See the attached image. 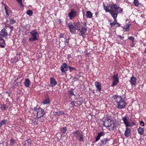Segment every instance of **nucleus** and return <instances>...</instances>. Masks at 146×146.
Returning <instances> with one entry per match:
<instances>
[{
  "instance_id": "20",
  "label": "nucleus",
  "mask_w": 146,
  "mask_h": 146,
  "mask_svg": "<svg viewBox=\"0 0 146 146\" xmlns=\"http://www.w3.org/2000/svg\"><path fill=\"white\" fill-rule=\"evenodd\" d=\"M122 27L124 31H128L129 30L130 25L128 24H126L124 27Z\"/></svg>"
},
{
  "instance_id": "50",
  "label": "nucleus",
  "mask_w": 146,
  "mask_h": 146,
  "mask_svg": "<svg viewBox=\"0 0 146 146\" xmlns=\"http://www.w3.org/2000/svg\"><path fill=\"white\" fill-rule=\"evenodd\" d=\"M13 28V27H11L10 28L11 29Z\"/></svg>"
},
{
  "instance_id": "4",
  "label": "nucleus",
  "mask_w": 146,
  "mask_h": 146,
  "mask_svg": "<svg viewBox=\"0 0 146 146\" xmlns=\"http://www.w3.org/2000/svg\"><path fill=\"white\" fill-rule=\"evenodd\" d=\"M31 37L29 38L30 41H33L37 40L39 38V35L36 30H32L29 32Z\"/></svg>"
},
{
  "instance_id": "35",
  "label": "nucleus",
  "mask_w": 146,
  "mask_h": 146,
  "mask_svg": "<svg viewBox=\"0 0 146 146\" xmlns=\"http://www.w3.org/2000/svg\"><path fill=\"white\" fill-rule=\"evenodd\" d=\"M10 145H13L15 143V140L13 139H11Z\"/></svg>"
},
{
  "instance_id": "14",
  "label": "nucleus",
  "mask_w": 146,
  "mask_h": 146,
  "mask_svg": "<svg viewBox=\"0 0 146 146\" xmlns=\"http://www.w3.org/2000/svg\"><path fill=\"white\" fill-rule=\"evenodd\" d=\"M105 134V133L104 131H101L99 133L97 137H95V141L97 142L100 139L101 137L104 136Z\"/></svg>"
},
{
  "instance_id": "28",
  "label": "nucleus",
  "mask_w": 146,
  "mask_h": 146,
  "mask_svg": "<svg viewBox=\"0 0 146 146\" xmlns=\"http://www.w3.org/2000/svg\"><path fill=\"white\" fill-rule=\"evenodd\" d=\"M108 140L106 138H105L101 140L102 145H105L108 141Z\"/></svg>"
},
{
  "instance_id": "46",
  "label": "nucleus",
  "mask_w": 146,
  "mask_h": 146,
  "mask_svg": "<svg viewBox=\"0 0 146 146\" xmlns=\"http://www.w3.org/2000/svg\"><path fill=\"white\" fill-rule=\"evenodd\" d=\"M134 46V44L133 43H132V44H131V46H132V47H133V46Z\"/></svg>"
},
{
  "instance_id": "15",
  "label": "nucleus",
  "mask_w": 146,
  "mask_h": 146,
  "mask_svg": "<svg viewBox=\"0 0 146 146\" xmlns=\"http://www.w3.org/2000/svg\"><path fill=\"white\" fill-rule=\"evenodd\" d=\"M131 135V129L128 127H126L125 132L124 135L126 137H128Z\"/></svg>"
},
{
  "instance_id": "3",
  "label": "nucleus",
  "mask_w": 146,
  "mask_h": 146,
  "mask_svg": "<svg viewBox=\"0 0 146 146\" xmlns=\"http://www.w3.org/2000/svg\"><path fill=\"white\" fill-rule=\"evenodd\" d=\"M35 113L37 114V117L38 118H40L39 120L41 122L43 121L45 119V117L44 116L45 113L44 111L41 108H37L36 107L34 108Z\"/></svg>"
},
{
  "instance_id": "6",
  "label": "nucleus",
  "mask_w": 146,
  "mask_h": 146,
  "mask_svg": "<svg viewBox=\"0 0 146 146\" xmlns=\"http://www.w3.org/2000/svg\"><path fill=\"white\" fill-rule=\"evenodd\" d=\"M103 124L106 127H109L111 125V120L108 117H104L102 119Z\"/></svg>"
},
{
  "instance_id": "45",
  "label": "nucleus",
  "mask_w": 146,
  "mask_h": 146,
  "mask_svg": "<svg viewBox=\"0 0 146 146\" xmlns=\"http://www.w3.org/2000/svg\"><path fill=\"white\" fill-rule=\"evenodd\" d=\"M116 24L119 26H120V24L118 23L117 22V23H116Z\"/></svg>"
},
{
  "instance_id": "12",
  "label": "nucleus",
  "mask_w": 146,
  "mask_h": 146,
  "mask_svg": "<svg viewBox=\"0 0 146 146\" xmlns=\"http://www.w3.org/2000/svg\"><path fill=\"white\" fill-rule=\"evenodd\" d=\"M68 27L69 29L70 32L73 34L74 33L76 29L75 27L71 23H69L68 24Z\"/></svg>"
},
{
  "instance_id": "36",
  "label": "nucleus",
  "mask_w": 146,
  "mask_h": 146,
  "mask_svg": "<svg viewBox=\"0 0 146 146\" xmlns=\"http://www.w3.org/2000/svg\"><path fill=\"white\" fill-rule=\"evenodd\" d=\"M73 89H71L69 91V93L72 95H74V93L73 92Z\"/></svg>"
},
{
  "instance_id": "17",
  "label": "nucleus",
  "mask_w": 146,
  "mask_h": 146,
  "mask_svg": "<svg viewBox=\"0 0 146 146\" xmlns=\"http://www.w3.org/2000/svg\"><path fill=\"white\" fill-rule=\"evenodd\" d=\"M5 40L3 39L0 36V47L3 48L5 46Z\"/></svg>"
},
{
  "instance_id": "37",
  "label": "nucleus",
  "mask_w": 146,
  "mask_h": 146,
  "mask_svg": "<svg viewBox=\"0 0 146 146\" xmlns=\"http://www.w3.org/2000/svg\"><path fill=\"white\" fill-rule=\"evenodd\" d=\"M68 68L70 69V72H72V70H76V68H73V67H71L70 66H68Z\"/></svg>"
},
{
  "instance_id": "1",
  "label": "nucleus",
  "mask_w": 146,
  "mask_h": 146,
  "mask_svg": "<svg viewBox=\"0 0 146 146\" xmlns=\"http://www.w3.org/2000/svg\"><path fill=\"white\" fill-rule=\"evenodd\" d=\"M103 5L105 11L106 12H109L114 19V22L110 23L111 27L114 26L117 23L116 18L117 15L123 12V9L116 4L111 5L108 4L107 6L104 4Z\"/></svg>"
},
{
  "instance_id": "8",
  "label": "nucleus",
  "mask_w": 146,
  "mask_h": 146,
  "mask_svg": "<svg viewBox=\"0 0 146 146\" xmlns=\"http://www.w3.org/2000/svg\"><path fill=\"white\" fill-rule=\"evenodd\" d=\"M122 119L126 127L131 126V123L129 121V118L128 117H123Z\"/></svg>"
},
{
  "instance_id": "41",
  "label": "nucleus",
  "mask_w": 146,
  "mask_h": 146,
  "mask_svg": "<svg viewBox=\"0 0 146 146\" xmlns=\"http://www.w3.org/2000/svg\"><path fill=\"white\" fill-rule=\"evenodd\" d=\"M1 108L3 110H5L6 109V107L4 105L1 106Z\"/></svg>"
},
{
  "instance_id": "21",
  "label": "nucleus",
  "mask_w": 146,
  "mask_h": 146,
  "mask_svg": "<svg viewBox=\"0 0 146 146\" xmlns=\"http://www.w3.org/2000/svg\"><path fill=\"white\" fill-rule=\"evenodd\" d=\"M30 82H31L29 79L27 78L26 79L24 82L25 86L27 87H29V86Z\"/></svg>"
},
{
  "instance_id": "31",
  "label": "nucleus",
  "mask_w": 146,
  "mask_h": 146,
  "mask_svg": "<svg viewBox=\"0 0 146 146\" xmlns=\"http://www.w3.org/2000/svg\"><path fill=\"white\" fill-rule=\"evenodd\" d=\"M26 13L27 15L31 16L33 14V12L32 10H28L27 11Z\"/></svg>"
},
{
  "instance_id": "34",
  "label": "nucleus",
  "mask_w": 146,
  "mask_h": 146,
  "mask_svg": "<svg viewBox=\"0 0 146 146\" xmlns=\"http://www.w3.org/2000/svg\"><path fill=\"white\" fill-rule=\"evenodd\" d=\"M134 38L132 36H129L128 38V39L131 41L133 42L134 41Z\"/></svg>"
},
{
  "instance_id": "16",
  "label": "nucleus",
  "mask_w": 146,
  "mask_h": 146,
  "mask_svg": "<svg viewBox=\"0 0 146 146\" xmlns=\"http://www.w3.org/2000/svg\"><path fill=\"white\" fill-rule=\"evenodd\" d=\"M50 84L51 86L52 87L55 86L57 84V82L54 78L51 77L50 78Z\"/></svg>"
},
{
  "instance_id": "5",
  "label": "nucleus",
  "mask_w": 146,
  "mask_h": 146,
  "mask_svg": "<svg viewBox=\"0 0 146 146\" xmlns=\"http://www.w3.org/2000/svg\"><path fill=\"white\" fill-rule=\"evenodd\" d=\"M73 134L74 137L76 138V139L80 141L83 140V135L82 133L78 130L75 131L73 133Z\"/></svg>"
},
{
  "instance_id": "24",
  "label": "nucleus",
  "mask_w": 146,
  "mask_h": 146,
  "mask_svg": "<svg viewBox=\"0 0 146 146\" xmlns=\"http://www.w3.org/2000/svg\"><path fill=\"white\" fill-rule=\"evenodd\" d=\"M80 23L79 21L76 22L74 24L75 28L77 30H78L80 29Z\"/></svg>"
},
{
  "instance_id": "43",
  "label": "nucleus",
  "mask_w": 146,
  "mask_h": 146,
  "mask_svg": "<svg viewBox=\"0 0 146 146\" xmlns=\"http://www.w3.org/2000/svg\"><path fill=\"white\" fill-rule=\"evenodd\" d=\"M18 85H21V83L20 82H17L16 84V85L17 84Z\"/></svg>"
},
{
  "instance_id": "32",
  "label": "nucleus",
  "mask_w": 146,
  "mask_h": 146,
  "mask_svg": "<svg viewBox=\"0 0 146 146\" xmlns=\"http://www.w3.org/2000/svg\"><path fill=\"white\" fill-rule=\"evenodd\" d=\"M133 3L137 7L139 5V2L138 0H134Z\"/></svg>"
},
{
  "instance_id": "51",
  "label": "nucleus",
  "mask_w": 146,
  "mask_h": 146,
  "mask_svg": "<svg viewBox=\"0 0 146 146\" xmlns=\"http://www.w3.org/2000/svg\"><path fill=\"white\" fill-rule=\"evenodd\" d=\"M145 35H146V30L145 31Z\"/></svg>"
},
{
  "instance_id": "7",
  "label": "nucleus",
  "mask_w": 146,
  "mask_h": 146,
  "mask_svg": "<svg viewBox=\"0 0 146 146\" xmlns=\"http://www.w3.org/2000/svg\"><path fill=\"white\" fill-rule=\"evenodd\" d=\"M113 80L111 86L113 87L117 85L119 82V78L118 77V74H115L112 77Z\"/></svg>"
},
{
  "instance_id": "11",
  "label": "nucleus",
  "mask_w": 146,
  "mask_h": 146,
  "mask_svg": "<svg viewBox=\"0 0 146 146\" xmlns=\"http://www.w3.org/2000/svg\"><path fill=\"white\" fill-rule=\"evenodd\" d=\"M78 31L80 32L79 35L80 36H83L84 35H87V29L85 27H82L81 29H80Z\"/></svg>"
},
{
  "instance_id": "10",
  "label": "nucleus",
  "mask_w": 146,
  "mask_h": 146,
  "mask_svg": "<svg viewBox=\"0 0 146 146\" xmlns=\"http://www.w3.org/2000/svg\"><path fill=\"white\" fill-rule=\"evenodd\" d=\"M68 67L67 64L65 63H64L61 66L60 69L63 74L66 73L68 70Z\"/></svg>"
},
{
  "instance_id": "38",
  "label": "nucleus",
  "mask_w": 146,
  "mask_h": 146,
  "mask_svg": "<svg viewBox=\"0 0 146 146\" xmlns=\"http://www.w3.org/2000/svg\"><path fill=\"white\" fill-rule=\"evenodd\" d=\"M69 39H66L65 41L64 42V43L65 44V45L67 46L69 43Z\"/></svg>"
},
{
  "instance_id": "39",
  "label": "nucleus",
  "mask_w": 146,
  "mask_h": 146,
  "mask_svg": "<svg viewBox=\"0 0 146 146\" xmlns=\"http://www.w3.org/2000/svg\"><path fill=\"white\" fill-rule=\"evenodd\" d=\"M10 22L11 24H14L16 22V21L13 19H11L10 21Z\"/></svg>"
},
{
  "instance_id": "18",
  "label": "nucleus",
  "mask_w": 146,
  "mask_h": 146,
  "mask_svg": "<svg viewBox=\"0 0 146 146\" xmlns=\"http://www.w3.org/2000/svg\"><path fill=\"white\" fill-rule=\"evenodd\" d=\"M5 31V29L4 28L2 29L1 31L0 32V35L3 37L7 36L8 34Z\"/></svg>"
},
{
  "instance_id": "42",
  "label": "nucleus",
  "mask_w": 146,
  "mask_h": 146,
  "mask_svg": "<svg viewBox=\"0 0 146 146\" xmlns=\"http://www.w3.org/2000/svg\"><path fill=\"white\" fill-rule=\"evenodd\" d=\"M74 102H75L74 101H72L71 102V104L73 106V107L75 106V105L74 104Z\"/></svg>"
},
{
  "instance_id": "9",
  "label": "nucleus",
  "mask_w": 146,
  "mask_h": 146,
  "mask_svg": "<svg viewBox=\"0 0 146 146\" xmlns=\"http://www.w3.org/2000/svg\"><path fill=\"white\" fill-rule=\"evenodd\" d=\"M76 15V12L74 9L71 10L70 12L68 14L69 19L72 20L74 18Z\"/></svg>"
},
{
  "instance_id": "27",
  "label": "nucleus",
  "mask_w": 146,
  "mask_h": 146,
  "mask_svg": "<svg viewBox=\"0 0 146 146\" xmlns=\"http://www.w3.org/2000/svg\"><path fill=\"white\" fill-rule=\"evenodd\" d=\"M138 132L140 135H143L144 133V129L143 128L139 127L138 129Z\"/></svg>"
},
{
  "instance_id": "29",
  "label": "nucleus",
  "mask_w": 146,
  "mask_h": 146,
  "mask_svg": "<svg viewBox=\"0 0 146 146\" xmlns=\"http://www.w3.org/2000/svg\"><path fill=\"white\" fill-rule=\"evenodd\" d=\"M7 121L6 120L3 119L1 121H0V127L6 125Z\"/></svg>"
},
{
  "instance_id": "52",
  "label": "nucleus",
  "mask_w": 146,
  "mask_h": 146,
  "mask_svg": "<svg viewBox=\"0 0 146 146\" xmlns=\"http://www.w3.org/2000/svg\"><path fill=\"white\" fill-rule=\"evenodd\" d=\"M68 58L70 57V56H68Z\"/></svg>"
},
{
  "instance_id": "23",
  "label": "nucleus",
  "mask_w": 146,
  "mask_h": 146,
  "mask_svg": "<svg viewBox=\"0 0 146 146\" xmlns=\"http://www.w3.org/2000/svg\"><path fill=\"white\" fill-rule=\"evenodd\" d=\"M136 78L134 76H132L131 78L130 82L132 84L135 85L136 82Z\"/></svg>"
},
{
  "instance_id": "19",
  "label": "nucleus",
  "mask_w": 146,
  "mask_h": 146,
  "mask_svg": "<svg viewBox=\"0 0 146 146\" xmlns=\"http://www.w3.org/2000/svg\"><path fill=\"white\" fill-rule=\"evenodd\" d=\"M4 6V9L5 11L6 15L7 17H8L11 13V11L8 9L7 6L5 4Z\"/></svg>"
},
{
  "instance_id": "47",
  "label": "nucleus",
  "mask_w": 146,
  "mask_h": 146,
  "mask_svg": "<svg viewBox=\"0 0 146 146\" xmlns=\"http://www.w3.org/2000/svg\"><path fill=\"white\" fill-rule=\"evenodd\" d=\"M34 124H35V125H37V123L36 122V121H35V122H34Z\"/></svg>"
},
{
  "instance_id": "26",
  "label": "nucleus",
  "mask_w": 146,
  "mask_h": 146,
  "mask_svg": "<svg viewBox=\"0 0 146 146\" xmlns=\"http://www.w3.org/2000/svg\"><path fill=\"white\" fill-rule=\"evenodd\" d=\"M50 99L48 98H47L43 100L42 103L44 104H48L50 103Z\"/></svg>"
},
{
  "instance_id": "22",
  "label": "nucleus",
  "mask_w": 146,
  "mask_h": 146,
  "mask_svg": "<svg viewBox=\"0 0 146 146\" xmlns=\"http://www.w3.org/2000/svg\"><path fill=\"white\" fill-rule=\"evenodd\" d=\"M31 141L30 139H27L25 141L24 146H31Z\"/></svg>"
},
{
  "instance_id": "53",
  "label": "nucleus",
  "mask_w": 146,
  "mask_h": 146,
  "mask_svg": "<svg viewBox=\"0 0 146 146\" xmlns=\"http://www.w3.org/2000/svg\"><path fill=\"white\" fill-rule=\"evenodd\" d=\"M68 58L70 57V56H68Z\"/></svg>"
},
{
  "instance_id": "2",
  "label": "nucleus",
  "mask_w": 146,
  "mask_h": 146,
  "mask_svg": "<svg viewBox=\"0 0 146 146\" xmlns=\"http://www.w3.org/2000/svg\"><path fill=\"white\" fill-rule=\"evenodd\" d=\"M112 100L115 102L116 106L119 109L123 108L125 106V102L122 97L118 95H113L111 98Z\"/></svg>"
},
{
  "instance_id": "30",
  "label": "nucleus",
  "mask_w": 146,
  "mask_h": 146,
  "mask_svg": "<svg viewBox=\"0 0 146 146\" xmlns=\"http://www.w3.org/2000/svg\"><path fill=\"white\" fill-rule=\"evenodd\" d=\"M67 130V129L66 127H63L61 129V131L63 134H64Z\"/></svg>"
},
{
  "instance_id": "48",
  "label": "nucleus",
  "mask_w": 146,
  "mask_h": 146,
  "mask_svg": "<svg viewBox=\"0 0 146 146\" xmlns=\"http://www.w3.org/2000/svg\"><path fill=\"white\" fill-rule=\"evenodd\" d=\"M83 24L84 25H86V22H84L83 23Z\"/></svg>"
},
{
  "instance_id": "25",
  "label": "nucleus",
  "mask_w": 146,
  "mask_h": 146,
  "mask_svg": "<svg viewBox=\"0 0 146 146\" xmlns=\"http://www.w3.org/2000/svg\"><path fill=\"white\" fill-rule=\"evenodd\" d=\"M86 16L88 18H91L92 17V14L90 11H87L86 12Z\"/></svg>"
},
{
  "instance_id": "40",
  "label": "nucleus",
  "mask_w": 146,
  "mask_h": 146,
  "mask_svg": "<svg viewBox=\"0 0 146 146\" xmlns=\"http://www.w3.org/2000/svg\"><path fill=\"white\" fill-rule=\"evenodd\" d=\"M140 125L141 126H144V122L142 121H141L140 122Z\"/></svg>"
},
{
  "instance_id": "44",
  "label": "nucleus",
  "mask_w": 146,
  "mask_h": 146,
  "mask_svg": "<svg viewBox=\"0 0 146 146\" xmlns=\"http://www.w3.org/2000/svg\"><path fill=\"white\" fill-rule=\"evenodd\" d=\"M119 38H120L121 39H122L123 38V37L122 38L121 35H119Z\"/></svg>"
},
{
  "instance_id": "49",
  "label": "nucleus",
  "mask_w": 146,
  "mask_h": 146,
  "mask_svg": "<svg viewBox=\"0 0 146 146\" xmlns=\"http://www.w3.org/2000/svg\"><path fill=\"white\" fill-rule=\"evenodd\" d=\"M144 52H145V53H146V48H145V50Z\"/></svg>"
},
{
  "instance_id": "33",
  "label": "nucleus",
  "mask_w": 146,
  "mask_h": 146,
  "mask_svg": "<svg viewBox=\"0 0 146 146\" xmlns=\"http://www.w3.org/2000/svg\"><path fill=\"white\" fill-rule=\"evenodd\" d=\"M56 114L58 116H60L61 115H62L64 113V112L62 111H58V112H56Z\"/></svg>"
},
{
  "instance_id": "13",
  "label": "nucleus",
  "mask_w": 146,
  "mask_h": 146,
  "mask_svg": "<svg viewBox=\"0 0 146 146\" xmlns=\"http://www.w3.org/2000/svg\"><path fill=\"white\" fill-rule=\"evenodd\" d=\"M95 84L97 88L96 91L100 92L102 89L101 83L98 82H96L95 83Z\"/></svg>"
}]
</instances>
